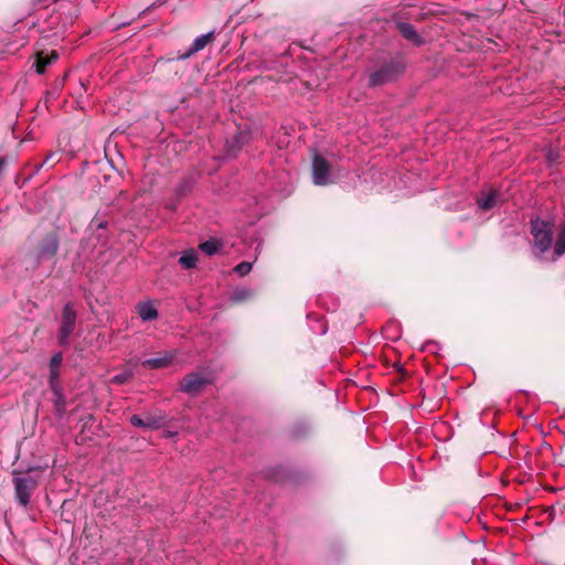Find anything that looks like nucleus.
<instances>
[{"mask_svg":"<svg viewBox=\"0 0 565 565\" xmlns=\"http://www.w3.org/2000/svg\"><path fill=\"white\" fill-rule=\"evenodd\" d=\"M342 175L338 167H333L327 159L315 154L312 159V181L316 185L324 186L335 183Z\"/></svg>","mask_w":565,"mask_h":565,"instance_id":"obj_1","label":"nucleus"},{"mask_svg":"<svg viewBox=\"0 0 565 565\" xmlns=\"http://www.w3.org/2000/svg\"><path fill=\"white\" fill-rule=\"evenodd\" d=\"M403 72V66L394 60L383 63L369 74V86L376 87L396 79Z\"/></svg>","mask_w":565,"mask_h":565,"instance_id":"obj_2","label":"nucleus"},{"mask_svg":"<svg viewBox=\"0 0 565 565\" xmlns=\"http://www.w3.org/2000/svg\"><path fill=\"white\" fill-rule=\"evenodd\" d=\"M211 376L207 373L192 372L184 376L180 382V391L191 396H195L211 384Z\"/></svg>","mask_w":565,"mask_h":565,"instance_id":"obj_3","label":"nucleus"},{"mask_svg":"<svg viewBox=\"0 0 565 565\" xmlns=\"http://www.w3.org/2000/svg\"><path fill=\"white\" fill-rule=\"evenodd\" d=\"M76 322V312L71 303H66L62 312L61 329L58 333V342L61 345H67L70 337L74 331Z\"/></svg>","mask_w":565,"mask_h":565,"instance_id":"obj_4","label":"nucleus"},{"mask_svg":"<svg viewBox=\"0 0 565 565\" xmlns=\"http://www.w3.org/2000/svg\"><path fill=\"white\" fill-rule=\"evenodd\" d=\"M13 483L18 502L25 507L30 501L32 490L35 488V481L32 478L15 477Z\"/></svg>","mask_w":565,"mask_h":565,"instance_id":"obj_5","label":"nucleus"},{"mask_svg":"<svg viewBox=\"0 0 565 565\" xmlns=\"http://www.w3.org/2000/svg\"><path fill=\"white\" fill-rule=\"evenodd\" d=\"M252 140V134L249 130L237 131L230 140L226 141V154L228 157H236L243 146L247 145Z\"/></svg>","mask_w":565,"mask_h":565,"instance_id":"obj_6","label":"nucleus"},{"mask_svg":"<svg viewBox=\"0 0 565 565\" xmlns=\"http://www.w3.org/2000/svg\"><path fill=\"white\" fill-rule=\"evenodd\" d=\"M173 359V352H164L157 358L143 360L141 365L149 370L166 369L172 364Z\"/></svg>","mask_w":565,"mask_h":565,"instance_id":"obj_7","label":"nucleus"},{"mask_svg":"<svg viewBox=\"0 0 565 565\" xmlns=\"http://www.w3.org/2000/svg\"><path fill=\"white\" fill-rule=\"evenodd\" d=\"M58 248V241L55 236L50 235L45 237L39 247V257L49 259L53 257Z\"/></svg>","mask_w":565,"mask_h":565,"instance_id":"obj_8","label":"nucleus"},{"mask_svg":"<svg viewBox=\"0 0 565 565\" xmlns=\"http://www.w3.org/2000/svg\"><path fill=\"white\" fill-rule=\"evenodd\" d=\"M214 32H207L194 39L193 43L189 47L188 52L184 53L181 58H188L191 55L202 51L213 39Z\"/></svg>","mask_w":565,"mask_h":565,"instance_id":"obj_9","label":"nucleus"},{"mask_svg":"<svg viewBox=\"0 0 565 565\" xmlns=\"http://www.w3.org/2000/svg\"><path fill=\"white\" fill-rule=\"evenodd\" d=\"M130 424L135 427L156 429L161 426V419L151 415H146L145 417L140 415H132L130 417Z\"/></svg>","mask_w":565,"mask_h":565,"instance_id":"obj_10","label":"nucleus"},{"mask_svg":"<svg viewBox=\"0 0 565 565\" xmlns=\"http://www.w3.org/2000/svg\"><path fill=\"white\" fill-rule=\"evenodd\" d=\"M501 201L500 194L495 190H491L488 193H482V195L477 200L478 206L482 211H489L497 206Z\"/></svg>","mask_w":565,"mask_h":565,"instance_id":"obj_11","label":"nucleus"},{"mask_svg":"<svg viewBox=\"0 0 565 565\" xmlns=\"http://www.w3.org/2000/svg\"><path fill=\"white\" fill-rule=\"evenodd\" d=\"M58 58V54L55 51H52L50 54H45L43 52L38 54L35 61V68L39 74H43L46 67L53 63H55Z\"/></svg>","mask_w":565,"mask_h":565,"instance_id":"obj_12","label":"nucleus"},{"mask_svg":"<svg viewBox=\"0 0 565 565\" xmlns=\"http://www.w3.org/2000/svg\"><path fill=\"white\" fill-rule=\"evenodd\" d=\"M137 312L142 321H151L158 317V310L151 301L138 303Z\"/></svg>","mask_w":565,"mask_h":565,"instance_id":"obj_13","label":"nucleus"},{"mask_svg":"<svg viewBox=\"0 0 565 565\" xmlns=\"http://www.w3.org/2000/svg\"><path fill=\"white\" fill-rule=\"evenodd\" d=\"M198 253L194 249L185 250L179 258V264L184 269H191L196 266Z\"/></svg>","mask_w":565,"mask_h":565,"instance_id":"obj_14","label":"nucleus"},{"mask_svg":"<svg viewBox=\"0 0 565 565\" xmlns=\"http://www.w3.org/2000/svg\"><path fill=\"white\" fill-rule=\"evenodd\" d=\"M397 29L401 32V34L408 41H412L414 43H419V35L417 34L414 26L406 22H401L397 24Z\"/></svg>","mask_w":565,"mask_h":565,"instance_id":"obj_15","label":"nucleus"},{"mask_svg":"<svg viewBox=\"0 0 565 565\" xmlns=\"http://www.w3.org/2000/svg\"><path fill=\"white\" fill-rule=\"evenodd\" d=\"M253 292L250 289L247 288H236L232 296L231 301L233 302H241L249 299L252 297Z\"/></svg>","mask_w":565,"mask_h":565,"instance_id":"obj_16","label":"nucleus"},{"mask_svg":"<svg viewBox=\"0 0 565 565\" xmlns=\"http://www.w3.org/2000/svg\"><path fill=\"white\" fill-rule=\"evenodd\" d=\"M134 376V372L131 369L125 370L121 373L116 374L113 376L111 382L114 384H124L128 382Z\"/></svg>","mask_w":565,"mask_h":565,"instance_id":"obj_17","label":"nucleus"},{"mask_svg":"<svg viewBox=\"0 0 565 565\" xmlns=\"http://www.w3.org/2000/svg\"><path fill=\"white\" fill-rule=\"evenodd\" d=\"M200 248L206 255H214L217 252V243L215 241H206L200 245Z\"/></svg>","mask_w":565,"mask_h":565,"instance_id":"obj_18","label":"nucleus"},{"mask_svg":"<svg viewBox=\"0 0 565 565\" xmlns=\"http://www.w3.org/2000/svg\"><path fill=\"white\" fill-rule=\"evenodd\" d=\"M252 268H253L252 263L242 262L234 267V271L239 276H246L247 274L250 273Z\"/></svg>","mask_w":565,"mask_h":565,"instance_id":"obj_19","label":"nucleus"},{"mask_svg":"<svg viewBox=\"0 0 565 565\" xmlns=\"http://www.w3.org/2000/svg\"><path fill=\"white\" fill-rule=\"evenodd\" d=\"M62 354L61 353H56L52 356L51 359V363H50V366L51 369H58V366L61 365L62 363Z\"/></svg>","mask_w":565,"mask_h":565,"instance_id":"obj_20","label":"nucleus"},{"mask_svg":"<svg viewBox=\"0 0 565 565\" xmlns=\"http://www.w3.org/2000/svg\"><path fill=\"white\" fill-rule=\"evenodd\" d=\"M57 376V369H51V383L53 384V380Z\"/></svg>","mask_w":565,"mask_h":565,"instance_id":"obj_21","label":"nucleus"},{"mask_svg":"<svg viewBox=\"0 0 565 565\" xmlns=\"http://www.w3.org/2000/svg\"><path fill=\"white\" fill-rule=\"evenodd\" d=\"M53 157H54V153H50V154L46 157L45 161L42 163V167H43V166H45V164H47V163L52 160V158H53Z\"/></svg>","mask_w":565,"mask_h":565,"instance_id":"obj_22","label":"nucleus"}]
</instances>
